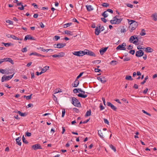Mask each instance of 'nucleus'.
<instances>
[{
  "instance_id": "f03ea898",
  "label": "nucleus",
  "mask_w": 157,
  "mask_h": 157,
  "mask_svg": "<svg viewBox=\"0 0 157 157\" xmlns=\"http://www.w3.org/2000/svg\"><path fill=\"white\" fill-rule=\"evenodd\" d=\"M71 103L75 106L77 107H80L81 106L80 102L78 99L75 97L71 98Z\"/></svg>"
},
{
  "instance_id": "39448f33",
  "label": "nucleus",
  "mask_w": 157,
  "mask_h": 157,
  "mask_svg": "<svg viewBox=\"0 0 157 157\" xmlns=\"http://www.w3.org/2000/svg\"><path fill=\"white\" fill-rule=\"evenodd\" d=\"M144 55V52L142 50L137 51L136 53V56L137 57H139Z\"/></svg>"
},
{
  "instance_id": "6e6552de",
  "label": "nucleus",
  "mask_w": 157,
  "mask_h": 157,
  "mask_svg": "<svg viewBox=\"0 0 157 157\" xmlns=\"http://www.w3.org/2000/svg\"><path fill=\"white\" fill-rule=\"evenodd\" d=\"M106 104L107 106L111 107V108L115 111H116L117 108L109 102H107Z\"/></svg>"
},
{
  "instance_id": "c9c22d12",
  "label": "nucleus",
  "mask_w": 157,
  "mask_h": 157,
  "mask_svg": "<svg viewBox=\"0 0 157 157\" xmlns=\"http://www.w3.org/2000/svg\"><path fill=\"white\" fill-rule=\"evenodd\" d=\"M148 76L147 75L146 77L144 79V80L141 82V84H144L146 82V80L148 79Z\"/></svg>"
},
{
  "instance_id": "58836bf2",
  "label": "nucleus",
  "mask_w": 157,
  "mask_h": 157,
  "mask_svg": "<svg viewBox=\"0 0 157 157\" xmlns=\"http://www.w3.org/2000/svg\"><path fill=\"white\" fill-rule=\"evenodd\" d=\"M10 37L13 40H17L18 37L13 35H10Z\"/></svg>"
},
{
  "instance_id": "052dcab7",
  "label": "nucleus",
  "mask_w": 157,
  "mask_h": 157,
  "mask_svg": "<svg viewBox=\"0 0 157 157\" xmlns=\"http://www.w3.org/2000/svg\"><path fill=\"white\" fill-rule=\"evenodd\" d=\"M130 59L129 57H125L124 58L123 60L124 61H126L129 60Z\"/></svg>"
},
{
  "instance_id": "bf43d9fd",
  "label": "nucleus",
  "mask_w": 157,
  "mask_h": 157,
  "mask_svg": "<svg viewBox=\"0 0 157 157\" xmlns=\"http://www.w3.org/2000/svg\"><path fill=\"white\" fill-rule=\"evenodd\" d=\"M32 94H31L30 95L27 96L26 99L28 100L32 98Z\"/></svg>"
},
{
  "instance_id": "9d476101",
  "label": "nucleus",
  "mask_w": 157,
  "mask_h": 157,
  "mask_svg": "<svg viewBox=\"0 0 157 157\" xmlns=\"http://www.w3.org/2000/svg\"><path fill=\"white\" fill-rule=\"evenodd\" d=\"M32 147L34 150H36L38 149H42L41 146L38 144H36L33 145Z\"/></svg>"
},
{
  "instance_id": "de8ad7c7",
  "label": "nucleus",
  "mask_w": 157,
  "mask_h": 157,
  "mask_svg": "<svg viewBox=\"0 0 157 157\" xmlns=\"http://www.w3.org/2000/svg\"><path fill=\"white\" fill-rule=\"evenodd\" d=\"M103 120L105 124H107L108 125L109 124V122L107 120V119L105 118H104Z\"/></svg>"
},
{
  "instance_id": "c85d7f7f",
  "label": "nucleus",
  "mask_w": 157,
  "mask_h": 157,
  "mask_svg": "<svg viewBox=\"0 0 157 157\" xmlns=\"http://www.w3.org/2000/svg\"><path fill=\"white\" fill-rule=\"evenodd\" d=\"M135 40L133 42V43L134 44H137V45L139 44V43H138V44H136V43L138 42L139 40L137 38V37L135 36Z\"/></svg>"
},
{
  "instance_id": "4d7b16f0",
  "label": "nucleus",
  "mask_w": 157,
  "mask_h": 157,
  "mask_svg": "<svg viewBox=\"0 0 157 157\" xmlns=\"http://www.w3.org/2000/svg\"><path fill=\"white\" fill-rule=\"evenodd\" d=\"M116 61L115 60H112L110 62L111 64H112L113 63V65H115L116 64Z\"/></svg>"
},
{
  "instance_id": "a19ab883",
  "label": "nucleus",
  "mask_w": 157,
  "mask_h": 157,
  "mask_svg": "<svg viewBox=\"0 0 157 157\" xmlns=\"http://www.w3.org/2000/svg\"><path fill=\"white\" fill-rule=\"evenodd\" d=\"M106 11H104L102 14V15L105 18L107 17L108 16L106 13Z\"/></svg>"
},
{
  "instance_id": "bb28decb",
  "label": "nucleus",
  "mask_w": 157,
  "mask_h": 157,
  "mask_svg": "<svg viewBox=\"0 0 157 157\" xmlns=\"http://www.w3.org/2000/svg\"><path fill=\"white\" fill-rule=\"evenodd\" d=\"M125 79L127 80H129L130 81H132L133 80V78L130 75H126L125 77Z\"/></svg>"
},
{
  "instance_id": "603ef678",
  "label": "nucleus",
  "mask_w": 157,
  "mask_h": 157,
  "mask_svg": "<svg viewBox=\"0 0 157 157\" xmlns=\"http://www.w3.org/2000/svg\"><path fill=\"white\" fill-rule=\"evenodd\" d=\"M8 62L12 64H13L14 63L13 60L10 58H9Z\"/></svg>"
},
{
  "instance_id": "5fc2aeb1",
  "label": "nucleus",
  "mask_w": 157,
  "mask_h": 157,
  "mask_svg": "<svg viewBox=\"0 0 157 157\" xmlns=\"http://www.w3.org/2000/svg\"><path fill=\"white\" fill-rule=\"evenodd\" d=\"M52 56V57L54 58H56V57H59V56L57 54H54L52 56H48V57H51Z\"/></svg>"
},
{
  "instance_id": "09e8293b",
  "label": "nucleus",
  "mask_w": 157,
  "mask_h": 157,
  "mask_svg": "<svg viewBox=\"0 0 157 157\" xmlns=\"http://www.w3.org/2000/svg\"><path fill=\"white\" fill-rule=\"evenodd\" d=\"M84 72H82L77 76L76 79H78L79 78L81 77L83 74Z\"/></svg>"
},
{
  "instance_id": "5701e85b",
  "label": "nucleus",
  "mask_w": 157,
  "mask_h": 157,
  "mask_svg": "<svg viewBox=\"0 0 157 157\" xmlns=\"http://www.w3.org/2000/svg\"><path fill=\"white\" fill-rule=\"evenodd\" d=\"M98 134L99 137L102 139L104 138L103 135V133L102 131L101 130H98Z\"/></svg>"
},
{
  "instance_id": "a211bd4d",
  "label": "nucleus",
  "mask_w": 157,
  "mask_h": 157,
  "mask_svg": "<svg viewBox=\"0 0 157 157\" xmlns=\"http://www.w3.org/2000/svg\"><path fill=\"white\" fill-rule=\"evenodd\" d=\"M6 69L4 70L2 69H0V72L2 74H8L9 73V71L8 70L6 71Z\"/></svg>"
},
{
  "instance_id": "a18cd8bd",
  "label": "nucleus",
  "mask_w": 157,
  "mask_h": 157,
  "mask_svg": "<svg viewBox=\"0 0 157 157\" xmlns=\"http://www.w3.org/2000/svg\"><path fill=\"white\" fill-rule=\"evenodd\" d=\"M31 133L28 132H26L25 134V136L29 137L31 136Z\"/></svg>"
},
{
  "instance_id": "37998d69",
  "label": "nucleus",
  "mask_w": 157,
  "mask_h": 157,
  "mask_svg": "<svg viewBox=\"0 0 157 157\" xmlns=\"http://www.w3.org/2000/svg\"><path fill=\"white\" fill-rule=\"evenodd\" d=\"M82 56H84L85 55H88V52L86 51H82Z\"/></svg>"
},
{
  "instance_id": "8fccbe9b",
  "label": "nucleus",
  "mask_w": 157,
  "mask_h": 157,
  "mask_svg": "<svg viewBox=\"0 0 157 157\" xmlns=\"http://www.w3.org/2000/svg\"><path fill=\"white\" fill-rule=\"evenodd\" d=\"M99 108L101 110H102L105 109V107L103 106L101 103L100 105Z\"/></svg>"
},
{
  "instance_id": "72a5a7b5",
  "label": "nucleus",
  "mask_w": 157,
  "mask_h": 157,
  "mask_svg": "<svg viewBox=\"0 0 157 157\" xmlns=\"http://www.w3.org/2000/svg\"><path fill=\"white\" fill-rule=\"evenodd\" d=\"M72 24V23H68L66 24L63 25V27L64 28H66L70 26Z\"/></svg>"
},
{
  "instance_id": "79ce46f5",
  "label": "nucleus",
  "mask_w": 157,
  "mask_h": 157,
  "mask_svg": "<svg viewBox=\"0 0 157 157\" xmlns=\"http://www.w3.org/2000/svg\"><path fill=\"white\" fill-rule=\"evenodd\" d=\"M101 6L104 7H106L109 6V5L107 3H104L101 4Z\"/></svg>"
},
{
  "instance_id": "13d9d810",
  "label": "nucleus",
  "mask_w": 157,
  "mask_h": 157,
  "mask_svg": "<svg viewBox=\"0 0 157 157\" xmlns=\"http://www.w3.org/2000/svg\"><path fill=\"white\" fill-rule=\"evenodd\" d=\"M78 89L75 88L73 90V92L75 94H76V93H77L78 92H78Z\"/></svg>"
},
{
  "instance_id": "393cba45",
  "label": "nucleus",
  "mask_w": 157,
  "mask_h": 157,
  "mask_svg": "<svg viewBox=\"0 0 157 157\" xmlns=\"http://www.w3.org/2000/svg\"><path fill=\"white\" fill-rule=\"evenodd\" d=\"M86 7L87 10L88 11H90L93 10V8H92V6L91 5H86Z\"/></svg>"
},
{
  "instance_id": "f3484780",
  "label": "nucleus",
  "mask_w": 157,
  "mask_h": 157,
  "mask_svg": "<svg viewBox=\"0 0 157 157\" xmlns=\"http://www.w3.org/2000/svg\"><path fill=\"white\" fill-rule=\"evenodd\" d=\"M145 51L147 52H151L153 51V49L150 47H147L146 48H145Z\"/></svg>"
},
{
  "instance_id": "1a4fd4ad",
  "label": "nucleus",
  "mask_w": 157,
  "mask_h": 157,
  "mask_svg": "<svg viewBox=\"0 0 157 157\" xmlns=\"http://www.w3.org/2000/svg\"><path fill=\"white\" fill-rule=\"evenodd\" d=\"M82 51H74L72 52L73 55L78 56H82Z\"/></svg>"
},
{
  "instance_id": "3c124183",
  "label": "nucleus",
  "mask_w": 157,
  "mask_h": 157,
  "mask_svg": "<svg viewBox=\"0 0 157 157\" xmlns=\"http://www.w3.org/2000/svg\"><path fill=\"white\" fill-rule=\"evenodd\" d=\"M126 5L128 7H129L131 8H132L133 7V6L130 3H126Z\"/></svg>"
},
{
  "instance_id": "680f3d73",
  "label": "nucleus",
  "mask_w": 157,
  "mask_h": 157,
  "mask_svg": "<svg viewBox=\"0 0 157 157\" xmlns=\"http://www.w3.org/2000/svg\"><path fill=\"white\" fill-rule=\"evenodd\" d=\"M26 5H25L24 6H23V5H22L21 7H19L18 8V9L21 10H23L24 9V7Z\"/></svg>"
},
{
  "instance_id": "473e14b6",
  "label": "nucleus",
  "mask_w": 157,
  "mask_h": 157,
  "mask_svg": "<svg viewBox=\"0 0 157 157\" xmlns=\"http://www.w3.org/2000/svg\"><path fill=\"white\" fill-rule=\"evenodd\" d=\"M146 34L145 31L144 29L141 30V32L140 33V35L141 36H143Z\"/></svg>"
},
{
  "instance_id": "aec40b11",
  "label": "nucleus",
  "mask_w": 157,
  "mask_h": 157,
  "mask_svg": "<svg viewBox=\"0 0 157 157\" xmlns=\"http://www.w3.org/2000/svg\"><path fill=\"white\" fill-rule=\"evenodd\" d=\"M13 75L14 74L9 76L4 75L5 81H6L11 79L13 77Z\"/></svg>"
},
{
  "instance_id": "a878e982",
  "label": "nucleus",
  "mask_w": 157,
  "mask_h": 157,
  "mask_svg": "<svg viewBox=\"0 0 157 157\" xmlns=\"http://www.w3.org/2000/svg\"><path fill=\"white\" fill-rule=\"evenodd\" d=\"M152 17L153 18V20L154 21H156L157 20V15L156 13H155L154 14H152Z\"/></svg>"
},
{
  "instance_id": "6ab92c4d",
  "label": "nucleus",
  "mask_w": 157,
  "mask_h": 157,
  "mask_svg": "<svg viewBox=\"0 0 157 157\" xmlns=\"http://www.w3.org/2000/svg\"><path fill=\"white\" fill-rule=\"evenodd\" d=\"M49 67L48 66H46L44 67L43 68H42L41 71L43 73H44L46 71L48 70L49 69Z\"/></svg>"
},
{
  "instance_id": "7c9ffc66",
  "label": "nucleus",
  "mask_w": 157,
  "mask_h": 157,
  "mask_svg": "<svg viewBox=\"0 0 157 157\" xmlns=\"http://www.w3.org/2000/svg\"><path fill=\"white\" fill-rule=\"evenodd\" d=\"M2 43L4 44V46L6 47L10 46L11 45L13 44L12 43H4V42H2Z\"/></svg>"
},
{
  "instance_id": "ea45409f",
  "label": "nucleus",
  "mask_w": 157,
  "mask_h": 157,
  "mask_svg": "<svg viewBox=\"0 0 157 157\" xmlns=\"http://www.w3.org/2000/svg\"><path fill=\"white\" fill-rule=\"evenodd\" d=\"M66 34H67L69 35H72V34H71V32L68 31V30H66L64 32Z\"/></svg>"
},
{
  "instance_id": "c03bdc74",
  "label": "nucleus",
  "mask_w": 157,
  "mask_h": 157,
  "mask_svg": "<svg viewBox=\"0 0 157 157\" xmlns=\"http://www.w3.org/2000/svg\"><path fill=\"white\" fill-rule=\"evenodd\" d=\"M101 61L100 60H96L93 61L92 62V63H101Z\"/></svg>"
},
{
  "instance_id": "7ed1b4c3",
  "label": "nucleus",
  "mask_w": 157,
  "mask_h": 157,
  "mask_svg": "<svg viewBox=\"0 0 157 157\" xmlns=\"http://www.w3.org/2000/svg\"><path fill=\"white\" fill-rule=\"evenodd\" d=\"M78 90H79L82 93H79L78 95V96L80 98H85L87 97V95L86 94H84L85 93V92L84 91L82 90L81 88L78 89Z\"/></svg>"
},
{
  "instance_id": "2f4dec72",
  "label": "nucleus",
  "mask_w": 157,
  "mask_h": 157,
  "mask_svg": "<svg viewBox=\"0 0 157 157\" xmlns=\"http://www.w3.org/2000/svg\"><path fill=\"white\" fill-rule=\"evenodd\" d=\"M135 36H131L130 37L129 41L131 43H133L134 40H135Z\"/></svg>"
},
{
  "instance_id": "338daca9",
  "label": "nucleus",
  "mask_w": 157,
  "mask_h": 157,
  "mask_svg": "<svg viewBox=\"0 0 157 157\" xmlns=\"http://www.w3.org/2000/svg\"><path fill=\"white\" fill-rule=\"evenodd\" d=\"M55 38V40L56 41L58 40L60 38L59 36H54Z\"/></svg>"
},
{
  "instance_id": "e2e57ef3",
  "label": "nucleus",
  "mask_w": 157,
  "mask_h": 157,
  "mask_svg": "<svg viewBox=\"0 0 157 157\" xmlns=\"http://www.w3.org/2000/svg\"><path fill=\"white\" fill-rule=\"evenodd\" d=\"M123 29H121V32L122 33H124L126 32V30L125 28H124V26H123Z\"/></svg>"
},
{
  "instance_id": "4468645a",
  "label": "nucleus",
  "mask_w": 157,
  "mask_h": 157,
  "mask_svg": "<svg viewBox=\"0 0 157 157\" xmlns=\"http://www.w3.org/2000/svg\"><path fill=\"white\" fill-rule=\"evenodd\" d=\"M21 139V137H19L17 138L16 140V144L19 146H21V142H20V141Z\"/></svg>"
},
{
  "instance_id": "0e129e2a",
  "label": "nucleus",
  "mask_w": 157,
  "mask_h": 157,
  "mask_svg": "<svg viewBox=\"0 0 157 157\" xmlns=\"http://www.w3.org/2000/svg\"><path fill=\"white\" fill-rule=\"evenodd\" d=\"M27 48L25 47L24 48L22 49L21 51L23 52H26L27 51Z\"/></svg>"
},
{
  "instance_id": "cd10ccee",
  "label": "nucleus",
  "mask_w": 157,
  "mask_h": 157,
  "mask_svg": "<svg viewBox=\"0 0 157 157\" xmlns=\"http://www.w3.org/2000/svg\"><path fill=\"white\" fill-rule=\"evenodd\" d=\"M91 114V111L90 110L88 111H87L85 115V117H88L90 116Z\"/></svg>"
},
{
  "instance_id": "b1692460",
  "label": "nucleus",
  "mask_w": 157,
  "mask_h": 157,
  "mask_svg": "<svg viewBox=\"0 0 157 157\" xmlns=\"http://www.w3.org/2000/svg\"><path fill=\"white\" fill-rule=\"evenodd\" d=\"M122 20V18H118L116 19V21L114 22V24H119L120 23Z\"/></svg>"
},
{
  "instance_id": "ddd939ff",
  "label": "nucleus",
  "mask_w": 157,
  "mask_h": 157,
  "mask_svg": "<svg viewBox=\"0 0 157 157\" xmlns=\"http://www.w3.org/2000/svg\"><path fill=\"white\" fill-rule=\"evenodd\" d=\"M33 55H34L35 56H41L43 57H45V56H44V55H41V54L35 52H33L32 53H31L29 55L30 56H31Z\"/></svg>"
},
{
  "instance_id": "f257e3e1",
  "label": "nucleus",
  "mask_w": 157,
  "mask_h": 157,
  "mask_svg": "<svg viewBox=\"0 0 157 157\" xmlns=\"http://www.w3.org/2000/svg\"><path fill=\"white\" fill-rule=\"evenodd\" d=\"M129 25L128 27L129 29L131 32L135 30L138 26V23L135 20L128 19Z\"/></svg>"
},
{
  "instance_id": "4c0bfd02",
  "label": "nucleus",
  "mask_w": 157,
  "mask_h": 157,
  "mask_svg": "<svg viewBox=\"0 0 157 157\" xmlns=\"http://www.w3.org/2000/svg\"><path fill=\"white\" fill-rule=\"evenodd\" d=\"M58 55L59 57H63L65 55V53L63 52H61L58 53Z\"/></svg>"
},
{
  "instance_id": "f704fd0d",
  "label": "nucleus",
  "mask_w": 157,
  "mask_h": 157,
  "mask_svg": "<svg viewBox=\"0 0 157 157\" xmlns=\"http://www.w3.org/2000/svg\"><path fill=\"white\" fill-rule=\"evenodd\" d=\"M22 139V141L24 143L26 144H28V143H29L28 142V141H27V140H25V138L24 137V135L23 136Z\"/></svg>"
},
{
  "instance_id": "9b49d317",
  "label": "nucleus",
  "mask_w": 157,
  "mask_h": 157,
  "mask_svg": "<svg viewBox=\"0 0 157 157\" xmlns=\"http://www.w3.org/2000/svg\"><path fill=\"white\" fill-rule=\"evenodd\" d=\"M108 48V47H105L101 48L99 50L100 54L101 55L105 52Z\"/></svg>"
},
{
  "instance_id": "dca6fc26",
  "label": "nucleus",
  "mask_w": 157,
  "mask_h": 157,
  "mask_svg": "<svg viewBox=\"0 0 157 157\" xmlns=\"http://www.w3.org/2000/svg\"><path fill=\"white\" fill-rule=\"evenodd\" d=\"M85 51L88 52V55L94 57L96 56L95 54L93 52L87 49L85 50Z\"/></svg>"
},
{
  "instance_id": "6e6d98bb",
  "label": "nucleus",
  "mask_w": 157,
  "mask_h": 157,
  "mask_svg": "<svg viewBox=\"0 0 157 157\" xmlns=\"http://www.w3.org/2000/svg\"><path fill=\"white\" fill-rule=\"evenodd\" d=\"M65 109H63L62 110V117H63L65 114Z\"/></svg>"
},
{
  "instance_id": "f8f14e48",
  "label": "nucleus",
  "mask_w": 157,
  "mask_h": 157,
  "mask_svg": "<svg viewBox=\"0 0 157 157\" xmlns=\"http://www.w3.org/2000/svg\"><path fill=\"white\" fill-rule=\"evenodd\" d=\"M101 27V25L100 24H99V25L98 26H97L96 28L95 29V33L96 35H98L100 33V30L98 29V28H100Z\"/></svg>"
},
{
  "instance_id": "2eb2a0df",
  "label": "nucleus",
  "mask_w": 157,
  "mask_h": 157,
  "mask_svg": "<svg viewBox=\"0 0 157 157\" xmlns=\"http://www.w3.org/2000/svg\"><path fill=\"white\" fill-rule=\"evenodd\" d=\"M57 48H63L65 46L66 44L65 43H59L57 44Z\"/></svg>"
},
{
  "instance_id": "774afa93",
  "label": "nucleus",
  "mask_w": 157,
  "mask_h": 157,
  "mask_svg": "<svg viewBox=\"0 0 157 157\" xmlns=\"http://www.w3.org/2000/svg\"><path fill=\"white\" fill-rule=\"evenodd\" d=\"M129 53L133 55L135 54V51L133 50H131L129 51Z\"/></svg>"
},
{
  "instance_id": "c756f323",
  "label": "nucleus",
  "mask_w": 157,
  "mask_h": 157,
  "mask_svg": "<svg viewBox=\"0 0 157 157\" xmlns=\"http://www.w3.org/2000/svg\"><path fill=\"white\" fill-rule=\"evenodd\" d=\"M117 19V16H115L113 18V20H112L110 21V22L112 24H114V22L116 21V19Z\"/></svg>"
},
{
  "instance_id": "412c9836",
  "label": "nucleus",
  "mask_w": 157,
  "mask_h": 157,
  "mask_svg": "<svg viewBox=\"0 0 157 157\" xmlns=\"http://www.w3.org/2000/svg\"><path fill=\"white\" fill-rule=\"evenodd\" d=\"M79 82L77 79H76L74 85L73 86V87H76L78 86L79 84Z\"/></svg>"
},
{
  "instance_id": "423d86ee",
  "label": "nucleus",
  "mask_w": 157,
  "mask_h": 157,
  "mask_svg": "<svg viewBox=\"0 0 157 157\" xmlns=\"http://www.w3.org/2000/svg\"><path fill=\"white\" fill-rule=\"evenodd\" d=\"M27 40H35V39L30 35H27L25 36L24 41H26Z\"/></svg>"
},
{
  "instance_id": "20e7f679",
  "label": "nucleus",
  "mask_w": 157,
  "mask_h": 157,
  "mask_svg": "<svg viewBox=\"0 0 157 157\" xmlns=\"http://www.w3.org/2000/svg\"><path fill=\"white\" fill-rule=\"evenodd\" d=\"M126 46V43H123L122 44L119 45L116 48L117 50H125L126 48L125 47Z\"/></svg>"
},
{
  "instance_id": "e433bc0d",
  "label": "nucleus",
  "mask_w": 157,
  "mask_h": 157,
  "mask_svg": "<svg viewBox=\"0 0 157 157\" xmlns=\"http://www.w3.org/2000/svg\"><path fill=\"white\" fill-rule=\"evenodd\" d=\"M109 147L115 152L116 151V148L113 145L111 144L110 145Z\"/></svg>"
},
{
  "instance_id": "4be33fe9",
  "label": "nucleus",
  "mask_w": 157,
  "mask_h": 157,
  "mask_svg": "<svg viewBox=\"0 0 157 157\" xmlns=\"http://www.w3.org/2000/svg\"><path fill=\"white\" fill-rule=\"evenodd\" d=\"M16 112L17 113H18L22 117L26 116L27 115V114L26 113H21L20 111H17V112Z\"/></svg>"
},
{
  "instance_id": "864d4df0",
  "label": "nucleus",
  "mask_w": 157,
  "mask_h": 157,
  "mask_svg": "<svg viewBox=\"0 0 157 157\" xmlns=\"http://www.w3.org/2000/svg\"><path fill=\"white\" fill-rule=\"evenodd\" d=\"M142 112L144 113L145 114H147V115H148L149 116H151V114L150 113H148L147 112L145 111L144 110H142Z\"/></svg>"
},
{
  "instance_id": "49530a36",
  "label": "nucleus",
  "mask_w": 157,
  "mask_h": 157,
  "mask_svg": "<svg viewBox=\"0 0 157 157\" xmlns=\"http://www.w3.org/2000/svg\"><path fill=\"white\" fill-rule=\"evenodd\" d=\"M6 22L7 23H9L10 25H13V21L9 20H6Z\"/></svg>"
},
{
  "instance_id": "69168bd1",
  "label": "nucleus",
  "mask_w": 157,
  "mask_h": 157,
  "mask_svg": "<svg viewBox=\"0 0 157 157\" xmlns=\"http://www.w3.org/2000/svg\"><path fill=\"white\" fill-rule=\"evenodd\" d=\"M32 5L34 6V7L35 9H37L38 8L37 5L35 3H32Z\"/></svg>"
},
{
  "instance_id": "0eeeda50",
  "label": "nucleus",
  "mask_w": 157,
  "mask_h": 157,
  "mask_svg": "<svg viewBox=\"0 0 157 157\" xmlns=\"http://www.w3.org/2000/svg\"><path fill=\"white\" fill-rule=\"evenodd\" d=\"M97 79L102 83H104L106 82V79L105 77L99 76L97 77Z\"/></svg>"
}]
</instances>
